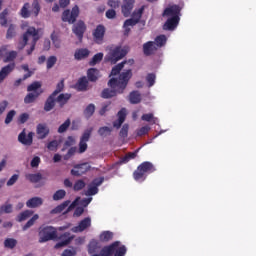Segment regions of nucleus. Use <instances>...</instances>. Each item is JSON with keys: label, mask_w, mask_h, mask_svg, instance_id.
<instances>
[{"label": "nucleus", "mask_w": 256, "mask_h": 256, "mask_svg": "<svg viewBox=\"0 0 256 256\" xmlns=\"http://www.w3.org/2000/svg\"><path fill=\"white\" fill-rule=\"evenodd\" d=\"M65 195H67V192L63 189H60L53 194V200L61 201V199H65Z\"/></svg>", "instance_id": "nucleus-46"}, {"label": "nucleus", "mask_w": 256, "mask_h": 256, "mask_svg": "<svg viewBox=\"0 0 256 256\" xmlns=\"http://www.w3.org/2000/svg\"><path fill=\"white\" fill-rule=\"evenodd\" d=\"M155 79H156V76L153 73H150L146 76V81L149 87H153V85H155Z\"/></svg>", "instance_id": "nucleus-59"}, {"label": "nucleus", "mask_w": 256, "mask_h": 256, "mask_svg": "<svg viewBox=\"0 0 256 256\" xmlns=\"http://www.w3.org/2000/svg\"><path fill=\"white\" fill-rule=\"evenodd\" d=\"M39 243H47V241H55L57 239V228L53 226H41L38 232Z\"/></svg>", "instance_id": "nucleus-4"}, {"label": "nucleus", "mask_w": 256, "mask_h": 256, "mask_svg": "<svg viewBox=\"0 0 256 256\" xmlns=\"http://www.w3.org/2000/svg\"><path fill=\"white\" fill-rule=\"evenodd\" d=\"M117 116H118L119 121L125 122V119L127 117V110L125 108H122L118 112Z\"/></svg>", "instance_id": "nucleus-64"}, {"label": "nucleus", "mask_w": 256, "mask_h": 256, "mask_svg": "<svg viewBox=\"0 0 256 256\" xmlns=\"http://www.w3.org/2000/svg\"><path fill=\"white\" fill-rule=\"evenodd\" d=\"M56 97L57 96L51 94L46 99V101L44 103V111H46V113H49V111H53V109H55V105L57 103V98Z\"/></svg>", "instance_id": "nucleus-18"}, {"label": "nucleus", "mask_w": 256, "mask_h": 256, "mask_svg": "<svg viewBox=\"0 0 256 256\" xmlns=\"http://www.w3.org/2000/svg\"><path fill=\"white\" fill-rule=\"evenodd\" d=\"M180 21H181V17H179V16H174V17L168 18L163 25V30L164 31H175V29H177V26L179 25Z\"/></svg>", "instance_id": "nucleus-11"}, {"label": "nucleus", "mask_w": 256, "mask_h": 256, "mask_svg": "<svg viewBox=\"0 0 256 256\" xmlns=\"http://www.w3.org/2000/svg\"><path fill=\"white\" fill-rule=\"evenodd\" d=\"M137 23H139L137 20L130 18L125 20L123 27L127 28V27H135V25H137Z\"/></svg>", "instance_id": "nucleus-60"}, {"label": "nucleus", "mask_w": 256, "mask_h": 256, "mask_svg": "<svg viewBox=\"0 0 256 256\" xmlns=\"http://www.w3.org/2000/svg\"><path fill=\"white\" fill-rule=\"evenodd\" d=\"M17 59V53L15 51L9 52L6 57L3 59L4 63H11Z\"/></svg>", "instance_id": "nucleus-48"}, {"label": "nucleus", "mask_w": 256, "mask_h": 256, "mask_svg": "<svg viewBox=\"0 0 256 256\" xmlns=\"http://www.w3.org/2000/svg\"><path fill=\"white\" fill-rule=\"evenodd\" d=\"M39 89H41V82L39 81H35L32 84L28 85L27 87V91L28 93H41V91H39Z\"/></svg>", "instance_id": "nucleus-36"}, {"label": "nucleus", "mask_w": 256, "mask_h": 256, "mask_svg": "<svg viewBox=\"0 0 256 256\" xmlns=\"http://www.w3.org/2000/svg\"><path fill=\"white\" fill-rule=\"evenodd\" d=\"M127 253V247L125 245L118 246L114 252V256H125Z\"/></svg>", "instance_id": "nucleus-53"}, {"label": "nucleus", "mask_w": 256, "mask_h": 256, "mask_svg": "<svg viewBox=\"0 0 256 256\" xmlns=\"http://www.w3.org/2000/svg\"><path fill=\"white\" fill-rule=\"evenodd\" d=\"M99 249H101V244L96 239H92L88 244L89 255L99 253Z\"/></svg>", "instance_id": "nucleus-24"}, {"label": "nucleus", "mask_w": 256, "mask_h": 256, "mask_svg": "<svg viewBox=\"0 0 256 256\" xmlns=\"http://www.w3.org/2000/svg\"><path fill=\"white\" fill-rule=\"evenodd\" d=\"M16 26L14 24H10L6 33V39H13L17 32L15 31Z\"/></svg>", "instance_id": "nucleus-47"}, {"label": "nucleus", "mask_w": 256, "mask_h": 256, "mask_svg": "<svg viewBox=\"0 0 256 256\" xmlns=\"http://www.w3.org/2000/svg\"><path fill=\"white\" fill-rule=\"evenodd\" d=\"M131 77H133V71L128 69L120 73L118 78H111L108 81V87H111V89L106 88L102 91V99H111L117 97V94L122 95V93H125V89H127Z\"/></svg>", "instance_id": "nucleus-1"}, {"label": "nucleus", "mask_w": 256, "mask_h": 256, "mask_svg": "<svg viewBox=\"0 0 256 256\" xmlns=\"http://www.w3.org/2000/svg\"><path fill=\"white\" fill-rule=\"evenodd\" d=\"M7 17H9V9H4L1 13H0V25L1 27H7Z\"/></svg>", "instance_id": "nucleus-33"}, {"label": "nucleus", "mask_w": 256, "mask_h": 256, "mask_svg": "<svg viewBox=\"0 0 256 256\" xmlns=\"http://www.w3.org/2000/svg\"><path fill=\"white\" fill-rule=\"evenodd\" d=\"M33 132H29L28 135L25 133V130H23L19 135H18V141L19 143H22V145H33Z\"/></svg>", "instance_id": "nucleus-16"}, {"label": "nucleus", "mask_w": 256, "mask_h": 256, "mask_svg": "<svg viewBox=\"0 0 256 256\" xmlns=\"http://www.w3.org/2000/svg\"><path fill=\"white\" fill-rule=\"evenodd\" d=\"M75 237L70 234V232H64L62 234H57V238L55 241H59L55 244L54 248L61 249V247H67V245L71 244Z\"/></svg>", "instance_id": "nucleus-7"}, {"label": "nucleus", "mask_w": 256, "mask_h": 256, "mask_svg": "<svg viewBox=\"0 0 256 256\" xmlns=\"http://www.w3.org/2000/svg\"><path fill=\"white\" fill-rule=\"evenodd\" d=\"M86 185L87 184L85 183V181L80 179L74 183L73 189H74V191H81V190L85 189Z\"/></svg>", "instance_id": "nucleus-49"}, {"label": "nucleus", "mask_w": 256, "mask_h": 256, "mask_svg": "<svg viewBox=\"0 0 256 256\" xmlns=\"http://www.w3.org/2000/svg\"><path fill=\"white\" fill-rule=\"evenodd\" d=\"M30 37H32V42L30 49L27 50V55H31V53L35 51V46L39 41V30L35 29V27H29L23 34L22 41L19 43L18 49H25Z\"/></svg>", "instance_id": "nucleus-2"}, {"label": "nucleus", "mask_w": 256, "mask_h": 256, "mask_svg": "<svg viewBox=\"0 0 256 256\" xmlns=\"http://www.w3.org/2000/svg\"><path fill=\"white\" fill-rule=\"evenodd\" d=\"M88 81L95 83L99 79V70L97 68H90L87 71Z\"/></svg>", "instance_id": "nucleus-28"}, {"label": "nucleus", "mask_w": 256, "mask_h": 256, "mask_svg": "<svg viewBox=\"0 0 256 256\" xmlns=\"http://www.w3.org/2000/svg\"><path fill=\"white\" fill-rule=\"evenodd\" d=\"M51 40L53 42V45L56 47V49H59V47H61V40L59 39L58 36H56L55 33L51 34Z\"/></svg>", "instance_id": "nucleus-58"}, {"label": "nucleus", "mask_w": 256, "mask_h": 256, "mask_svg": "<svg viewBox=\"0 0 256 256\" xmlns=\"http://www.w3.org/2000/svg\"><path fill=\"white\" fill-rule=\"evenodd\" d=\"M91 51H89V49L87 48H80L77 49L74 53V59H76V61H81L83 59H87V57H89Z\"/></svg>", "instance_id": "nucleus-22"}, {"label": "nucleus", "mask_w": 256, "mask_h": 256, "mask_svg": "<svg viewBox=\"0 0 256 256\" xmlns=\"http://www.w3.org/2000/svg\"><path fill=\"white\" fill-rule=\"evenodd\" d=\"M15 115H17V111L15 110H10L7 115H6V118H5V124L6 125H9V123H11L15 117Z\"/></svg>", "instance_id": "nucleus-54"}, {"label": "nucleus", "mask_w": 256, "mask_h": 256, "mask_svg": "<svg viewBox=\"0 0 256 256\" xmlns=\"http://www.w3.org/2000/svg\"><path fill=\"white\" fill-rule=\"evenodd\" d=\"M111 131H113V128L103 126L99 128L98 135H100V137H107L111 135Z\"/></svg>", "instance_id": "nucleus-44"}, {"label": "nucleus", "mask_w": 256, "mask_h": 256, "mask_svg": "<svg viewBox=\"0 0 256 256\" xmlns=\"http://www.w3.org/2000/svg\"><path fill=\"white\" fill-rule=\"evenodd\" d=\"M104 181H105L104 177H99L92 180L86 192V195H89V196L97 195V193H99V187L103 185Z\"/></svg>", "instance_id": "nucleus-9"}, {"label": "nucleus", "mask_w": 256, "mask_h": 256, "mask_svg": "<svg viewBox=\"0 0 256 256\" xmlns=\"http://www.w3.org/2000/svg\"><path fill=\"white\" fill-rule=\"evenodd\" d=\"M69 127H71V120L67 119L62 125L59 126L58 133H65Z\"/></svg>", "instance_id": "nucleus-52"}, {"label": "nucleus", "mask_w": 256, "mask_h": 256, "mask_svg": "<svg viewBox=\"0 0 256 256\" xmlns=\"http://www.w3.org/2000/svg\"><path fill=\"white\" fill-rule=\"evenodd\" d=\"M47 149L48 151H57L59 149V141L57 140H52L47 144Z\"/></svg>", "instance_id": "nucleus-51"}, {"label": "nucleus", "mask_w": 256, "mask_h": 256, "mask_svg": "<svg viewBox=\"0 0 256 256\" xmlns=\"http://www.w3.org/2000/svg\"><path fill=\"white\" fill-rule=\"evenodd\" d=\"M77 17H79V6L77 5H75L72 10L67 9L62 13V21L70 25H73V23L77 21Z\"/></svg>", "instance_id": "nucleus-6"}, {"label": "nucleus", "mask_w": 256, "mask_h": 256, "mask_svg": "<svg viewBox=\"0 0 256 256\" xmlns=\"http://www.w3.org/2000/svg\"><path fill=\"white\" fill-rule=\"evenodd\" d=\"M163 17H181V8L179 5L174 4L165 8Z\"/></svg>", "instance_id": "nucleus-13"}, {"label": "nucleus", "mask_w": 256, "mask_h": 256, "mask_svg": "<svg viewBox=\"0 0 256 256\" xmlns=\"http://www.w3.org/2000/svg\"><path fill=\"white\" fill-rule=\"evenodd\" d=\"M31 75H33V72H28V73L24 74L23 78H19L14 82V87H19V85H21V83H23V81H26V79H29V77H31Z\"/></svg>", "instance_id": "nucleus-55"}, {"label": "nucleus", "mask_w": 256, "mask_h": 256, "mask_svg": "<svg viewBox=\"0 0 256 256\" xmlns=\"http://www.w3.org/2000/svg\"><path fill=\"white\" fill-rule=\"evenodd\" d=\"M55 63H57V57L50 56L47 60V69H52L55 66Z\"/></svg>", "instance_id": "nucleus-62"}, {"label": "nucleus", "mask_w": 256, "mask_h": 256, "mask_svg": "<svg viewBox=\"0 0 256 256\" xmlns=\"http://www.w3.org/2000/svg\"><path fill=\"white\" fill-rule=\"evenodd\" d=\"M85 31H87V25H85L83 20H79L76 24L73 25L72 32L80 41H83V35H85Z\"/></svg>", "instance_id": "nucleus-10"}, {"label": "nucleus", "mask_w": 256, "mask_h": 256, "mask_svg": "<svg viewBox=\"0 0 256 256\" xmlns=\"http://www.w3.org/2000/svg\"><path fill=\"white\" fill-rule=\"evenodd\" d=\"M74 169H79L80 173L82 175H85L87 171H91V165H89V163L77 164L76 166H74Z\"/></svg>", "instance_id": "nucleus-40"}, {"label": "nucleus", "mask_w": 256, "mask_h": 256, "mask_svg": "<svg viewBox=\"0 0 256 256\" xmlns=\"http://www.w3.org/2000/svg\"><path fill=\"white\" fill-rule=\"evenodd\" d=\"M29 9H31V4L26 2L20 10V15L23 19H29L31 17V11Z\"/></svg>", "instance_id": "nucleus-30"}, {"label": "nucleus", "mask_w": 256, "mask_h": 256, "mask_svg": "<svg viewBox=\"0 0 256 256\" xmlns=\"http://www.w3.org/2000/svg\"><path fill=\"white\" fill-rule=\"evenodd\" d=\"M150 129L151 128H149V126H143L139 130H137V136L138 137H143V135H147L149 133Z\"/></svg>", "instance_id": "nucleus-63"}, {"label": "nucleus", "mask_w": 256, "mask_h": 256, "mask_svg": "<svg viewBox=\"0 0 256 256\" xmlns=\"http://www.w3.org/2000/svg\"><path fill=\"white\" fill-rule=\"evenodd\" d=\"M41 93H43V90H40V92H30L24 97V103L25 105H31V103H35L37 99L41 96Z\"/></svg>", "instance_id": "nucleus-21"}, {"label": "nucleus", "mask_w": 256, "mask_h": 256, "mask_svg": "<svg viewBox=\"0 0 256 256\" xmlns=\"http://www.w3.org/2000/svg\"><path fill=\"white\" fill-rule=\"evenodd\" d=\"M157 169L155 165L149 161L142 162L133 172V179L138 183H143L147 179V175L155 173Z\"/></svg>", "instance_id": "nucleus-3"}, {"label": "nucleus", "mask_w": 256, "mask_h": 256, "mask_svg": "<svg viewBox=\"0 0 256 256\" xmlns=\"http://www.w3.org/2000/svg\"><path fill=\"white\" fill-rule=\"evenodd\" d=\"M95 114V104H89L84 110V116L86 119H91Z\"/></svg>", "instance_id": "nucleus-37"}, {"label": "nucleus", "mask_w": 256, "mask_h": 256, "mask_svg": "<svg viewBox=\"0 0 256 256\" xmlns=\"http://www.w3.org/2000/svg\"><path fill=\"white\" fill-rule=\"evenodd\" d=\"M39 219V214H35L23 227V231H27V229H31L35 225V221Z\"/></svg>", "instance_id": "nucleus-43"}, {"label": "nucleus", "mask_w": 256, "mask_h": 256, "mask_svg": "<svg viewBox=\"0 0 256 256\" xmlns=\"http://www.w3.org/2000/svg\"><path fill=\"white\" fill-rule=\"evenodd\" d=\"M36 133L38 135V139H45L47 135H49V127L47 124L40 123L36 127Z\"/></svg>", "instance_id": "nucleus-20"}, {"label": "nucleus", "mask_w": 256, "mask_h": 256, "mask_svg": "<svg viewBox=\"0 0 256 256\" xmlns=\"http://www.w3.org/2000/svg\"><path fill=\"white\" fill-rule=\"evenodd\" d=\"M63 89H65V81L64 80H61L57 86H56V89L53 91V95L57 97V94L58 93H61V91H63Z\"/></svg>", "instance_id": "nucleus-56"}, {"label": "nucleus", "mask_w": 256, "mask_h": 256, "mask_svg": "<svg viewBox=\"0 0 256 256\" xmlns=\"http://www.w3.org/2000/svg\"><path fill=\"white\" fill-rule=\"evenodd\" d=\"M41 205H43V199L40 197L30 198L26 202V207H28L29 209H37V207H41Z\"/></svg>", "instance_id": "nucleus-23"}, {"label": "nucleus", "mask_w": 256, "mask_h": 256, "mask_svg": "<svg viewBox=\"0 0 256 256\" xmlns=\"http://www.w3.org/2000/svg\"><path fill=\"white\" fill-rule=\"evenodd\" d=\"M121 245V242L115 241L110 245L104 246L101 250L99 255L100 256H113L115 254V251H117V247Z\"/></svg>", "instance_id": "nucleus-12"}, {"label": "nucleus", "mask_w": 256, "mask_h": 256, "mask_svg": "<svg viewBox=\"0 0 256 256\" xmlns=\"http://www.w3.org/2000/svg\"><path fill=\"white\" fill-rule=\"evenodd\" d=\"M25 179L29 181L30 183H39L40 181H43L45 177H43V174L41 173H35V174H26Z\"/></svg>", "instance_id": "nucleus-26"}, {"label": "nucleus", "mask_w": 256, "mask_h": 256, "mask_svg": "<svg viewBox=\"0 0 256 256\" xmlns=\"http://www.w3.org/2000/svg\"><path fill=\"white\" fill-rule=\"evenodd\" d=\"M129 101L132 105H137L141 101V93L139 91H132L129 95Z\"/></svg>", "instance_id": "nucleus-31"}, {"label": "nucleus", "mask_w": 256, "mask_h": 256, "mask_svg": "<svg viewBox=\"0 0 256 256\" xmlns=\"http://www.w3.org/2000/svg\"><path fill=\"white\" fill-rule=\"evenodd\" d=\"M113 240V232L111 231H103L99 235L100 243H109V241Z\"/></svg>", "instance_id": "nucleus-29"}, {"label": "nucleus", "mask_w": 256, "mask_h": 256, "mask_svg": "<svg viewBox=\"0 0 256 256\" xmlns=\"http://www.w3.org/2000/svg\"><path fill=\"white\" fill-rule=\"evenodd\" d=\"M127 55V49L116 46L112 49H110L109 53L106 56V60L109 61V63H112V65H115L117 61H121L123 57Z\"/></svg>", "instance_id": "nucleus-5"}, {"label": "nucleus", "mask_w": 256, "mask_h": 256, "mask_svg": "<svg viewBox=\"0 0 256 256\" xmlns=\"http://www.w3.org/2000/svg\"><path fill=\"white\" fill-rule=\"evenodd\" d=\"M15 71V62L9 63L0 70V83H3Z\"/></svg>", "instance_id": "nucleus-14"}, {"label": "nucleus", "mask_w": 256, "mask_h": 256, "mask_svg": "<svg viewBox=\"0 0 256 256\" xmlns=\"http://www.w3.org/2000/svg\"><path fill=\"white\" fill-rule=\"evenodd\" d=\"M87 87H89V80H87V77L83 76L76 83V89L78 91H87Z\"/></svg>", "instance_id": "nucleus-27"}, {"label": "nucleus", "mask_w": 256, "mask_h": 256, "mask_svg": "<svg viewBox=\"0 0 256 256\" xmlns=\"http://www.w3.org/2000/svg\"><path fill=\"white\" fill-rule=\"evenodd\" d=\"M157 51V46L155 45V42L148 41L143 44V53L146 55V57H149L153 55Z\"/></svg>", "instance_id": "nucleus-19"}, {"label": "nucleus", "mask_w": 256, "mask_h": 256, "mask_svg": "<svg viewBox=\"0 0 256 256\" xmlns=\"http://www.w3.org/2000/svg\"><path fill=\"white\" fill-rule=\"evenodd\" d=\"M138 152H139V150L127 153L124 157H122L120 159V164L129 163L131 161V159H135V157H137Z\"/></svg>", "instance_id": "nucleus-34"}, {"label": "nucleus", "mask_w": 256, "mask_h": 256, "mask_svg": "<svg viewBox=\"0 0 256 256\" xmlns=\"http://www.w3.org/2000/svg\"><path fill=\"white\" fill-rule=\"evenodd\" d=\"M155 46L156 47H165V45L167 44V36L165 35H159L155 38Z\"/></svg>", "instance_id": "nucleus-38"}, {"label": "nucleus", "mask_w": 256, "mask_h": 256, "mask_svg": "<svg viewBox=\"0 0 256 256\" xmlns=\"http://www.w3.org/2000/svg\"><path fill=\"white\" fill-rule=\"evenodd\" d=\"M27 121H29V114L27 113L20 114V116L18 117V123H20V125H23L27 123Z\"/></svg>", "instance_id": "nucleus-61"}, {"label": "nucleus", "mask_w": 256, "mask_h": 256, "mask_svg": "<svg viewBox=\"0 0 256 256\" xmlns=\"http://www.w3.org/2000/svg\"><path fill=\"white\" fill-rule=\"evenodd\" d=\"M4 247H6V249H15V247H17V241L15 238H7L4 241Z\"/></svg>", "instance_id": "nucleus-45"}, {"label": "nucleus", "mask_w": 256, "mask_h": 256, "mask_svg": "<svg viewBox=\"0 0 256 256\" xmlns=\"http://www.w3.org/2000/svg\"><path fill=\"white\" fill-rule=\"evenodd\" d=\"M129 135V125L124 124L120 130L119 136L122 137V139H125Z\"/></svg>", "instance_id": "nucleus-57"}, {"label": "nucleus", "mask_w": 256, "mask_h": 256, "mask_svg": "<svg viewBox=\"0 0 256 256\" xmlns=\"http://www.w3.org/2000/svg\"><path fill=\"white\" fill-rule=\"evenodd\" d=\"M133 7H135V0H123L122 4V14L125 17H129L131 15V11H133Z\"/></svg>", "instance_id": "nucleus-17"}, {"label": "nucleus", "mask_w": 256, "mask_h": 256, "mask_svg": "<svg viewBox=\"0 0 256 256\" xmlns=\"http://www.w3.org/2000/svg\"><path fill=\"white\" fill-rule=\"evenodd\" d=\"M123 67H125V62L115 65L111 70L110 77H115L116 75H119Z\"/></svg>", "instance_id": "nucleus-41"}, {"label": "nucleus", "mask_w": 256, "mask_h": 256, "mask_svg": "<svg viewBox=\"0 0 256 256\" xmlns=\"http://www.w3.org/2000/svg\"><path fill=\"white\" fill-rule=\"evenodd\" d=\"M91 133H93V128H88L84 131L80 141L86 142L89 141V139H91Z\"/></svg>", "instance_id": "nucleus-50"}, {"label": "nucleus", "mask_w": 256, "mask_h": 256, "mask_svg": "<svg viewBox=\"0 0 256 256\" xmlns=\"http://www.w3.org/2000/svg\"><path fill=\"white\" fill-rule=\"evenodd\" d=\"M101 61H103V53L99 52L92 57V59L89 62V65L91 67H95V65H97V63H101Z\"/></svg>", "instance_id": "nucleus-39"}, {"label": "nucleus", "mask_w": 256, "mask_h": 256, "mask_svg": "<svg viewBox=\"0 0 256 256\" xmlns=\"http://www.w3.org/2000/svg\"><path fill=\"white\" fill-rule=\"evenodd\" d=\"M31 215H33V211L25 210L16 217V221H18V223H22V221H27Z\"/></svg>", "instance_id": "nucleus-32"}, {"label": "nucleus", "mask_w": 256, "mask_h": 256, "mask_svg": "<svg viewBox=\"0 0 256 256\" xmlns=\"http://www.w3.org/2000/svg\"><path fill=\"white\" fill-rule=\"evenodd\" d=\"M69 203H71V201H69V200L64 201L62 204H60L56 208H54L52 210V213H63V211H65V209H67V207H69Z\"/></svg>", "instance_id": "nucleus-42"}, {"label": "nucleus", "mask_w": 256, "mask_h": 256, "mask_svg": "<svg viewBox=\"0 0 256 256\" xmlns=\"http://www.w3.org/2000/svg\"><path fill=\"white\" fill-rule=\"evenodd\" d=\"M69 99H71V94L65 93L60 94L56 97V103H58L59 107L63 109L67 103H69Z\"/></svg>", "instance_id": "nucleus-25"}, {"label": "nucleus", "mask_w": 256, "mask_h": 256, "mask_svg": "<svg viewBox=\"0 0 256 256\" xmlns=\"http://www.w3.org/2000/svg\"><path fill=\"white\" fill-rule=\"evenodd\" d=\"M89 227H91V218L86 217L79 222L78 226L73 227L71 231L72 233H83V231L89 229Z\"/></svg>", "instance_id": "nucleus-15"}, {"label": "nucleus", "mask_w": 256, "mask_h": 256, "mask_svg": "<svg viewBox=\"0 0 256 256\" xmlns=\"http://www.w3.org/2000/svg\"><path fill=\"white\" fill-rule=\"evenodd\" d=\"M105 26L103 24H99L94 29L92 36L93 40L97 45H103V39H105Z\"/></svg>", "instance_id": "nucleus-8"}, {"label": "nucleus", "mask_w": 256, "mask_h": 256, "mask_svg": "<svg viewBox=\"0 0 256 256\" xmlns=\"http://www.w3.org/2000/svg\"><path fill=\"white\" fill-rule=\"evenodd\" d=\"M144 11H145V6H142L141 8L134 10L132 13V19H134L139 23L141 21V18L143 17Z\"/></svg>", "instance_id": "nucleus-35"}]
</instances>
